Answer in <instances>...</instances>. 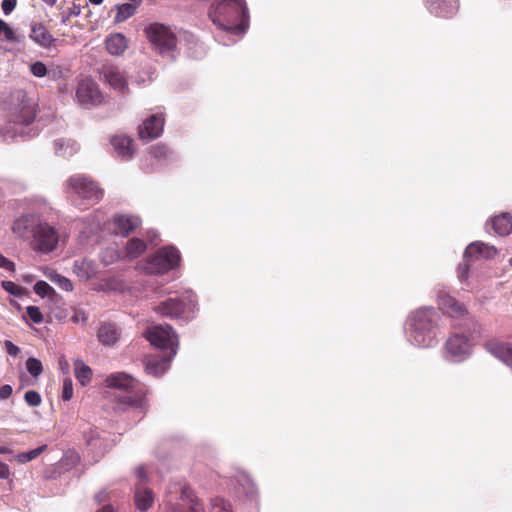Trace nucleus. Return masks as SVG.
I'll return each instance as SVG.
<instances>
[{
    "instance_id": "nucleus-1",
    "label": "nucleus",
    "mask_w": 512,
    "mask_h": 512,
    "mask_svg": "<svg viewBox=\"0 0 512 512\" xmlns=\"http://www.w3.org/2000/svg\"><path fill=\"white\" fill-rule=\"evenodd\" d=\"M210 20L224 35L217 39L225 46L237 41L249 25V15L245 0H219L211 4L208 12Z\"/></svg>"
},
{
    "instance_id": "nucleus-2",
    "label": "nucleus",
    "mask_w": 512,
    "mask_h": 512,
    "mask_svg": "<svg viewBox=\"0 0 512 512\" xmlns=\"http://www.w3.org/2000/svg\"><path fill=\"white\" fill-rule=\"evenodd\" d=\"M11 229L16 237L30 240L31 249L40 255H48L55 251L61 238V232L57 226L35 213L16 218Z\"/></svg>"
},
{
    "instance_id": "nucleus-3",
    "label": "nucleus",
    "mask_w": 512,
    "mask_h": 512,
    "mask_svg": "<svg viewBox=\"0 0 512 512\" xmlns=\"http://www.w3.org/2000/svg\"><path fill=\"white\" fill-rule=\"evenodd\" d=\"M15 101L9 109L8 120L0 128V138L4 142L24 140L38 134L34 127L37 104L19 90L13 94Z\"/></svg>"
},
{
    "instance_id": "nucleus-4",
    "label": "nucleus",
    "mask_w": 512,
    "mask_h": 512,
    "mask_svg": "<svg viewBox=\"0 0 512 512\" xmlns=\"http://www.w3.org/2000/svg\"><path fill=\"white\" fill-rule=\"evenodd\" d=\"M440 316L433 307L411 311L404 324V335L416 348H431L438 343Z\"/></svg>"
},
{
    "instance_id": "nucleus-5",
    "label": "nucleus",
    "mask_w": 512,
    "mask_h": 512,
    "mask_svg": "<svg viewBox=\"0 0 512 512\" xmlns=\"http://www.w3.org/2000/svg\"><path fill=\"white\" fill-rule=\"evenodd\" d=\"M154 310L161 316L190 320L197 311L196 296L193 292L186 291L180 296L170 297L162 301Z\"/></svg>"
},
{
    "instance_id": "nucleus-6",
    "label": "nucleus",
    "mask_w": 512,
    "mask_h": 512,
    "mask_svg": "<svg viewBox=\"0 0 512 512\" xmlns=\"http://www.w3.org/2000/svg\"><path fill=\"white\" fill-rule=\"evenodd\" d=\"M144 33L156 52L163 56L174 57L177 36L170 26L154 22L145 28Z\"/></svg>"
},
{
    "instance_id": "nucleus-7",
    "label": "nucleus",
    "mask_w": 512,
    "mask_h": 512,
    "mask_svg": "<svg viewBox=\"0 0 512 512\" xmlns=\"http://www.w3.org/2000/svg\"><path fill=\"white\" fill-rule=\"evenodd\" d=\"M64 188L69 197L90 203L98 202L103 196V190L91 178L83 174L69 177Z\"/></svg>"
},
{
    "instance_id": "nucleus-8",
    "label": "nucleus",
    "mask_w": 512,
    "mask_h": 512,
    "mask_svg": "<svg viewBox=\"0 0 512 512\" xmlns=\"http://www.w3.org/2000/svg\"><path fill=\"white\" fill-rule=\"evenodd\" d=\"M145 335L153 346L166 351L165 355H168L169 359H173L176 356L179 341L172 326L168 324L154 325L146 330Z\"/></svg>"
},
{
    "instance_id": "nucleus-9",
    "label": "nucleus",
    "mask_w": 512,
    "mask_h": 512,
    "mask_svg": "<svg viewBox=\"0 0 512 512\" xmlns=\"http://www.w3.org/2000/svg\"><path fill=\"white\" fill-rule=\"evenodd\" d=\"M181 257L174 246L159 249L144 264L142 269L150 274H164L178 267Z\"/></svg>"
},
{
    "instance_id": "nucleus-10",
    "label": "nucleus",
    "mask_w": 512,
    "mask_h": 512,
    "mask_svg": "<svg viewBox=\"0 0 512 512\" xmlns=\"http://www.w3.org/2000/svg\"><path fill=\"white\" fill-rule=\"evenodd\" d=\"M75 99L83 107L90 108L100 105L103 95L98 84L91 78H82L77 85Z\"/></svg>"
},
{
    "instance_id": "nucleus-11",
    "label": "nucleus",
    "mask_w": 512,
    "mask_h": 512,
    "mask_svg": "<svg viewBox=\"0 0 512 512\" xmlns=\"http://www.w3.org/2000/svg\"><path fill=\"white\" fill-rule=\"evenodd\" d=\"M444 357L451 362H462L472 352V344L467 336L455 333L445 343Z\"/></svg>"
},
{
    "instance_id": "nucleus-12",
    "label": "nucleus",
    "mask_w": 512,
    "mask_h": 512,
    "mask_svg": "<svg viewBox=\"0 0 512 512\" xmlns=\"http://www.w3.org/2000/svg\"><path fill=\"white\" fill-rule=\"evenodd\" d=\"M84 438L89 451L96 457H101L113 446L110 433L98 428H90L84 432Z\"/></svg>"
},
{
    "instance_id": "nucleus-13",
    "label": "nucleus",
    "mask_w": 512,
    "mask_h": 512,
    "mask_svg": "<svg viewBox=\"0 0 512 512\" xmlns=\"http://www.w3.org/2000/svg\"><path fill=\"white\" fill-rule=\"evenodd\" d=\"M164 121L162 112L149 115L138 128L139 137L147 141L159 137L163 132Z\"/></svg>"
},
{
    "instance_id": "nucleus-14",
    "label": "nucleus",
    "mask_w": 512,
    "mask_h": 512,
    "mask_svg": "<svg viewBox=\"0 0 512 512\" xmlns=\"http://www.w3.org/2000/svg\"><path fill=\"white\" fill-rule=\"evenodd\" d=\"M167 493L175 494L176 498L186 501L189 504L190 512H204V506L193 496L191 489L185 483L171 484Z\"/></svg>"
},
{
    "instance_id": "nucleus-15",
    "label": "nucleus",
    "mask_w": 512,
    "mask_h": 512,
    "mask_svg": "<svg viewBox=\"0 0 512 512\" xmlns=\"http://www.w3.org/2000/svg\"><path fill=\"white\" fill-rule=\"evenodd\" d=\"M428 11L438 17L450 18L454 16L458 9V0H426Z\"/></svg>"
},
{
    "instance_id": "nucleus-16",
    "label": "nucleus",
    "mask_w": 512,
    "mask_h": 512,
    "mask_svg": "<svg viewBox=\"0 0 512 512\" xmlns=\"http://www.w3.org/2000/svg\"><path fill=\"white\" fill-rule=\"evenodd\" d=\"M488 353L512 369V344L490 339L485 343Z\"/></svg>"
},
{
    "instance_id": "nucleus-17",
    "label": "nucleus",
    "mask_w": 512,
    "mask_h": 512,
    "mask_svg": "<svg viewBox=\"0 0 512 512\" xmlns=\"http://www.w3.org/2000/svg\"><path fill=\"white\" fill-rule=\"evenodd\" d=\"M236 481L239 486L238 494L243 495L248 502L257 503L259 491L252 478L242 471L236 475Z\"/></svg>"
},
{
    "instance_id": "nucleus-18",
    "label": "nucleus",
    "mask_w": 512,
    "mask_h": 512,
    "mask_svg": "<svg viewBox=\"0 0 512 512\" xmlns=\"http://www.w3.org/2000/svg\"><path fill=\"white\" fill-rule=\"evenodd\" d=\"M141 224L138 216L119 214L113 218V231L117 235L126 236Z\"/></svg>"
},
{
    "instance_id": "nucleus-19",
    "label": "nucleus",
    "mask_w": 512,
    "mask_h": 512,
    "mask_svg": "<svg viewBox=\"0 0 512 512\" xmlns=\"http://www.w3.org/2000/svg\"><path fill=\"white\" fill-rule=\"evenodd\" d=\"M497 249L481 241L469 244L464 252V258L468 259H489L496 255Z\"/></svg>"
},
{
    "instance_id": "nucleus-20",
    "label": "nucleus",
    "mask_w": 512,
    "mask_h": 512,
    "mask_svg": "<svg viewBox=\"0 0 512 512\" xmlns=\"http://www.w3.org/2000/svg\"><path fill=\"white\" fill-rule=\"evenodd\" d=\"M171 361L172 359H169L168 355L163 357L147 356L144 360L145 371L154 377L161 376L168 370Z\"/></svg>"
},
{
    "instance_id": "nucleus-21",
    "label": "nucleus",
    "mask_w": 512,
    "mask_h": 512,
    "mask_svg": "<svg viewBox=\"0 0 512 512\" xmlns=\"http://www.w3.org/2000/svg\"><path fill=\"white\" fill-rule=\"evenodd\" d=\"M155 495L152 489L135 484L134 487V502L138 510L144 512L150 509L154 503Z\"/></svg>"
},
{
    "instance_id": "nucleus-22",
    "label": "nucleus",
    "mask_w": 512,
    "mask_h": 512,
    "mask_svg": "<svg viewBox=\"0 0 512 512\" xmlns=\"http://www.w3.org/2000/svg\"><path fill=\"white\" fill-rule=\"evenodd\" d=\"M106 83L113 89L119 92H126L128 90V83L117 67H106L103 71Z\"/></svg>"
},
{
    "instance_id": "nucleus-23",
    "label": "nucleus",
    "mask_w": 512,
    "mask_h": 512,
    "mask_svg": "<svg viewBox=\"0 0 512 512\" xmlns=\"http://www.w3.org/2000/svg\"><path fill=\"white\" fill-rule=\"evenodd\" d=\"M110 143L117 156L123 160H129L134 154L132 140L124 135H115L111 138Z\"/></svg>"
},
{
    "instance_id": "nucleus-24",
    "label": "nucleus",
    "mask_w": 512,
    "mask_h": 512,
    "mask_svg": "<svg viewBox=\"0 0 512 512\" xmlns=\"http://www.w3.org/2000/svg\"><path fill=\"white\" fill-rule=\"evenodd\" d=\"M29 36L36 44L45 49H50L56 42V39L40 23L32 26Z\"/></svg>"
},
{
    "instance_id": "nucleus-25",
    "label": "nucleus",
    "mask_w": 512,
    "mask_h": 512,
    "mask_svg": "<svg viewBox=\"0 0 512 512\" xmlns=\"http://www.w3.org/2000/svg\"><path fill=\"white\" fill-rule=\"evenodd\" d=\"M106 384L110 388L128 390L135 386V379L124 372L114 373L106 378Z\"/></svg>"
},
{
    "instance_id": "nucleus-26",
    "label": "nucleus",
    "mask_w": 512,
    "mask_h": 512,
    "mask_svg": "<svg viewBox=\"0 0 512 512\" xmlns=\"http://www.w3.org/2000/svg\"><path fill=\"white\" fill-rule=\"evenodd\" d=\"M147 408L146 401L143 398H132L130 396H125L120 398L115 406V409L118 411H128L135 410L138 414L143 415Z\"/></svg>"
},
{
    "instance_id": "nucleus-27",
    "label": "nucleus",
    "mask_w": 512,
    "mask_h": 512,
    "mask_svg": "<svg viewBox=\"0 0 512 512\" xmlns=\"http://www.w3.org/2000/svg\"><path fill=\"white\" fill-rule=\"evenodd\" d=\"M74 273L82 280H88L97 273V265L86 258L76 260L73 265Z\"/></svg>"
},
{
    "instance_id": "nucleus-28",
    "label": "nucleus",
    "mask_w": 512,
    "mask_h": 512,
    "mask_svg": "<svg viewBox=\"0 0 512 512\" xmlns=\"http://www.w3.org/2000/svg\"><path fill=\"white\" fill-rule=\"evenodd\" d=\"M147 249V244L140 238H132L128 240L124 250L122 251V259L134 260L141 256Z\"/></svg>"
},
{
    "instance_id": "nucleus-29",
    "label": "nucleus",
    "mask_w": 512,
    "mask_h": 512,
    "mask_svg": "<svg viewBox=\"0 0 512 512\" xmlns=\"http://www.w3.org/2000/svg\"><path fill=\"white\" fill-rule=\"evenodd\" d=\"M106 49L111 55L119 56L123 54L127 48V39L121 33L110 35L106 39Z\"/></svg>"
},
{
    "instance_id": "nucleus-30",
    "label": "nucleus",
    "mask_w": 512,
    "mask_h": 512,
    "mask_svg": "<svg viewBox=\"0 0 512 512\" xmlns=\"http://www.w3.org/2000/svg\"><path fill=\"white\" fill-rule=\"evenodd\" d=\"M494 232L499 236H506L512 231V216L509 213H502L492 219Z\"/></svg>"
},
{
    "instance_id": "nucleus-31",
    "label": "nucleus",
    "mask_w": 512,
    "mask_h": 512,
    "mask_svg": "<svg viewBox=\"0 0 512 512\" xmlns=\"http://www.w3.org/2000/svg\"><path fill=\"white\" fill-rule=\"evenodd\" d=\"M98 339L105 346H113L119 339V332L115 325L104 324L99 328Z\"/></svg>"
},
{
    "instance_id": "nucleus-32",
    "label": "nucleus",
    "mask_w": 512,
    "mask_h": 512,
    "mask_svg": "<svg viewBox=\"0 0 512 512\" xmlns=\"http://www.w3.org/2000/svg\"><path fill=\"white\" fill-rule=\"evenodd\" d=\"M85 229L88 233H95L106 224V215L101 210H96L84 218Z\"/></svg>"
},
{
    "instance_id": "nucleus-33",
    "label": "nucleus",
    "mask_w": 512,
    "mask_h": 512,
    "mask_svg": "<svg viewBox=\"0 0 512 512\" xmlns=\"http://www.w3.org/2000/svg\"><path fill=\"white\" fill-rule=\"evenodd\" d=\"M54 149L57 155L69 157L78 151V145L74 140L59 138L54 141Z\"/></svg>"
},
{
    "instance_id": "nucleus-34",
    "label": "nucleus",
    "mask_w": 512,
    "mask_h": 512,
    "mask_svg": "<svg viewBox=\"0 0 512 512\" xmlns=\"http://www.w3.org/2000/svg\"><path fill=\"white\" fill-rule=\"evenodd\" d=\"M74 373L76 379L82 386H85L92 377L91 368L80 359H77L74 362Z\"/></svg>"
},
{
    "instance_id": "nucleus-35",
    "label": "nucleus",
    "mask_w": 512,
    "mask_h": 512,
    "mask_svg": "<svg viewBox=\"0 0 512 512\" xmlns=\"http://www.w3.org/2000/svg\"><path fill=\"white\" fill-rule=\"evenodd\" d=\"M115 9H116V15L114 18V22L117 24L126 21L127 19L132 17L137 11L136 4H128V3L117 4L115 6Z\"/></svg>"
},
{
    "instance_id": "nucleus-36",
    "label": "nucleus",
    "mask_w": 512,
    "mask_h": 512,
    "mask_svg": "<svg viewBox=\"0 0 512 512\" xmlns=\"http://www.w3.org/2000/svg\"><path fill=\"white\" fill-rule=\"evenodd\" d=\"M120 259H122V252L113 247L106 248L100 253V260L105 266L111 265Z\"/></svg>"
},
{
    "instance_id": "nucleus-37",
    "label": "nucleus",
    "mask_w": 512,
    "mask_h": 512,
    "mask_svg": "<svg viewBox=\"0 0 512 512\" xmlns=\"http://www.w3.org/2000/svg\"><path fill=\"white\" fill-rule=\"evenodd\" d=\"M47 449V445H42L37 447L36 449L27 451V452H21L15 456V460L19 463H27L35 458H37L42 452H44Z\"/></svg>"
},
{
    "instance_id": "nucleus-38",
    "label": "nucleus",
    "mask_w": 512,
    "mask_h": 512,
    "mask_svg": "<svg viewBox=\"0 0 512 512\" xmlns=\"http://www.w3.org/2000/svg\"><path fill=\"white\" fill-rule=\"evenodd\" d=\"M210 512H233V509L230 502L217 496L211 499Z\"/></svg>"
},
{
    "instance_id": "nucleus-39",
    "label": "nucleus",
    "mask_w": 512,
    "mask_h": 512,
    "mask_svg": "<svg viewBox=\"0 0 512 512\" xmlns=\"http://www.w3.org/2000/svg\"><path fill=\"white\" fill-rule=\"evenodd\" d=\"M26 369L28 373L36 379L43 372V366L41 361L35 357H30L26 360Z\"/></svg>"
},
{
    "instance_id": "nucleus-40",
    "label": "nucleus",
    "mask_w": 512,
    "mask_h": 512,
    "mask_svg": "<svg viewBox=\"0 0 512 512\" xmlns=\"http://www.w3.org/2000/svg\"><path fill=\"white\" fill-rule=\"evenodd\" d=\"M456 302H457V300L446 292H441L438 295V305H439L440 309L448 315H449L450 308L453 305H455Z\"/></svg>"
},
{
    "instance_id": "nucleus-41",
    "label": "nucleus",
    "mask_w": 512,
    "mask_h": 512,
    "mask_svg": "<svg viewBox=\"0 0 512 512\" xmlns=\"http://www.w3.org/2000/svg\"><path fill=\"white\" fill-rule=\"evenodd\" d=\"M49 278L53 283L57 284L64 291H72L73 290V284L68 278H66L56 272L51 273L49 275Z\"/></svg>"
},
{
    "instance_id": "nucleus-42",
    "label": "nucleus",
    "mask_w": 512,
    "mask_h": 512,
    "mask_svg": "<svg viewBox=\"0 0 512 512\" xmlns=\"http://www.w3.org/2000/svg\"><path fill=\"white\" fill-rule=\"evenodd\" d=\"M0 36H4V39L8 42L17 41L13 29L2 19H0Z\"/></svg>"
},
{
    "instance_id": "nucleus-43",
    "label": "nucleus",
    "mask_w": 512,
    "mask_h": 512,
    "mask_svg": "<svg viewBox=\"0 0 512 512\" xmlns=\"http://www.w3.org/2000/svg\"><path fill=\"white\" fill-rule=\"evenodd\" d=\"M151 155L157 160L167 159L170 155V150L165 145H155L150 149Z\"/></svg>"
},
{
    "instance_id": "nucleus-44",
    "label": "nucleus",
    "mask_w": 512,
    "mask_h": 512,
    "mask_svg": "<svg viewBox=\"0 0 512 512\" xmlns=\"http://www.w3.org/2000/svg\"><path fill=\"white\" fill-rule=\"evenodd\" d=\"M34 292L40 297H46L54 292L53 288L45 281H37L34 285Z\"/></svg>"
},
{
    "instance_id": "nucleus-45",
    "label": "nucleus",
    "mask_w": 512,
    "mask_h": 512,
    "mask_svg": "<svg viewBox=\"0 0 512 512\" xmlns=\"http://www.w3.org/2000/svg\"><path fill=\"white\" fill-rule=\"evenodd\" d=\"M25 402L32 407H37L41 404V395L34 390H29L24 395Z\"/></svg>"
},
{
    "instance_id": "nucleus-46",
    "label": "nucleus",
    "mask_w": 512,
    "mask_h": 512,
    "mask_svg": "<svg viewBox=\"0 0 512 512\" xmlns=\"http://www.w3.org/2000/svg\"><path fill=\"white\" fill-rule=\"evenodd\" d=\"M30 72L33 76L41 78L44 77L47 73L46 65L41 61H36L30 65Z\"/></svg>"
},
{
    "instance_id": "nucleus-47",
    "label": "nucleus",
    "mask_w": 512,
    "mask_h": 512,
    "mask_svg": "<svg viewBox=\"0 0 512 512\" xmlns=\"http://www.w3.org/2000/svg\"><path fill=\"white\" fill-rule=\"evenodd\" d=\"M27 315L30 318V320L35 323L39 324L43 321V316L40 311V309L36 306H28L27 309Z\"/></svg>"
},
{
    "instance_id": "nucleus-48",
    "label": "nucleus",
    "mask_w": 512,
    "mask_h": 512,
    "mask_svg": "<svg viewBox=\"0 0 512 512\" xmlns=\"http://www.w3.org/2000/svg\"><path fill=\"white\" fill-rule=\"evenodd\" d=\"M135 476L137 479L135 484H140L141 486H145V484L149 480L148 473L146 471L145 466H143V465H140L135 468Z\"/></svg>"
},
{
    "instance_id": "nucleus-49",
    "label": "nucleus",
    "mask_w": 512,
    "mask_h": 512,
    "mask_svg": "<svg viewBox=\"0 0 512 512\" xmlns=\"http://www.w3.org/2000/svg\"><path fill=\"white\" fill-rule=\"evenodd\" d=\"M72 397H73V383L70 378H66L63 381L62 398L65 401H69Z\"/></svg>"
},
{
    "instance_id": "nucleus-50",
    "label": "nucleus",
    "mask_w": 512,
    "mask_h": 512,
    "mask_svg": "<svg viewBox=\"0 0 512 512\" xmlns=\"http://www.w3.org/2000/svg\"><path fill=\"white\" fill-rule=\"evenodd\" d=\"M1 285L3 289L11 295L19 296L22 294V288L12 281H2Z\"/></svg>"
},
{
    "instance_id": "nucleus-51",
    "label": "nucleus",
    "mask_w": 512,
    "mask_h": 512,
    "mask_svg": "<svg viewBox=\"0 0 512 512\" xmlns=\"http://www.w3.org/2000/svg\"><path fill=\"white\" fill-rule=\"evenodd\" d=\"M466 308L458 301L449 310V316L452 318H460L466 314Z\"/></svg>"
},
{
    "instance_id": "nucleus-52",
    "label": "nucleus",
    "mask_w": 512,
    "mask_h": 512,
    "mask_svg": "<svg viewBox=\"0 0 512 512\" xmlns=\"http://www.w3.org/2000/svg\"><path fill=\"white\" fill-rule=\"evenodd\" d=\"M169 497H170L169 501L165 504L166 512H185L183 507L180 504H178V503L173 504L172 503V500L174 498H176L175 494H169Z\"/></svg>"
},
{
    "instance_id": "nucleus-53",
    "label": "nucleus",
    "mask_w": 512,
    "mask_h": 512,
    "mask_svg": "<svg viewBox=\"0 0 512 512\" xmlns=\"http://www.w3.org/2000/svg\"><path fill=\"white\" fill-rule=\"evenodd\" d=\"M0 268L14 272L15 264L14 262L10 261L8 258H6L4 255L0 253Z\"/></svg>"
},
{
    "instance_id": "nucleus-54",
    "label": "nucleus",
    "mask_w": 512,
    "mask_h": 512,
    "mask_svg": "<svg viewBox=\"0 0 512 512\" xmlns=\"http://www.w3.org/2000/svg\"><path fill=\"white\" fill-rule=\"evenodd\" d=\"M16 0H3L1 7L5 15L10 14L16 7Z\"/></svg>"
},
{
    "instance_id": "nucleus-55",
    "label": "nucleus",
    "mask_w": 512,
    "mask_h": 512,
    "mask_svg": "<svg viewBox=\"0 0 512 512\" xmlns=\"http://www.w3.org/2000/svg\"><path fill=\"white\" fill-rule=\"evenodd\" d=\"M71 320L74 323H84L87 320L86 313L81 310L75 311L73 316L71 317Z\"/></svg>"
},
{
    "instance_id": "nucleus-56",
    "label": "nucleus",
    "mask_w": 512,
    "mask_h": 512,
    "mask_svg": "<svg viewBox=\"0 0 512 512\" xmlns=\"http://www.w3.org/2000/svg\"><path fill=\"white\" fill-rule=\"evenodd\" d=\"M5 347H6V350H7V353L12 355V356H17L18 353L20 352V349L18 346H16L15 344H13L11 341L9 340H6L5 341Z\"/></svg>"
},
{
    "instance_id": "nucleus-57",
    "label": "nucleus",
    "mask_w": 512,
    "mask_h": 512,
    "mask_svg": "<svg viewBox=\"0 0 512 512\" xmlns=\"http://www.w3.org/2000/svg\"><path fill=\"white\" fill-rule=\"evenodd\" d=\"M10 475L11 471L9 466L6 463L0 461V479L6 480L10 477Z\"/></svg>"
},
{
    "instance_id": "nucleus-58",
    "label": "nucleus",
    "mask_w": 512,
    "mask_h": 512,
    "mask_svg": "<svg viewBox=\"0 0 512 512\" xmlns=\"http://www.w3.org/2000/svg\"><path fill=\"white\" fill-rule=\"evenodd\" d=\"M13 389L10 385H3L0 388V400H5L12 395Z\"/></svg>"
},
{
    "instance_id": "nucleus-59",
    "label": "nucleus",
    "mask_w": 512,
    "mask_h": 512,
    "mask_svg": "<svg viewBox=\"0 0 512 512\" xmlns=\"http://www.w3.org/2000/svg\"><path fill=\"white\" fill-rule=\"evenodd\" d=\"M147 237L151 245L155 246L158 244L157 239L159 238V235L156 231H148Z\"/></svg>"
},
{
    "instance_id": "nucleus-60",
    "label": "nucleus",
    "mask_w": 512,
    "mask_h": 512,
    "mask_svg": "<svg viewBox=\"0 0 512 512\" xmlns=\"http://www.w3.org/2000/svg\"><path fill=\"white\" fill-rule=\"evenodd\" d=\"M107 495H108L107 492L105 490H103V491L98 492L95 495V498L98 502H102L107 498Z\"/></svg>"
},
{
    "instance_id": "nucleus-61",
    "label": "nucleus",
    "mask_w": 512,
    "mask_h": 512,
    "mask_svg": "<svg viewBox=\"0 0 512 512\" xmlns=\"http://www.w3.org/2000/svg\"><path fill=\"white\" fill-rule=\"evenodd\" d=\"M80 13H81L80 6L74 5L72 10L70 11V13L68 15L69 16H78Z\"/></svg>"
},
{
    "instance_id": "nucleus-62",
    "label": "nucleus",
    "mask_w": 512,
    "mask_h": 512,
    "mask_svg": "<svg viewBox=\"0 0 512 512\" xmlns=\"http://www.w3.org/2000/svg\"><path fill=\"white\" fill-rule=\"evenodd\" d=\"M97 512H116L114 508L111 505H105L103 506L99 511Z\"/></svg>"
},
{
    "instance_id": "nucleus-63",
    "label": "nucleus",
    "mask_w": 512,
    "mask_h": 512,
    "mask_svg": "<svg viewBox=\"0 0 512 512\" xmlns=\"http://www.w3.org/2000/svg\"><path fill=\"white\" fill-rule=\"evenodd\" d=\"M13 450L7 446H0V454H11Z\"/></svg>"
},
{
    "instance_id": "nucleus-64",
    "label": "nucleus",
    "mask_w": 512,
    "mask_h": 512,
    "mask_svg": "<svg viewBox=\"0 0 512 512\" xmlns=\"http://www.w3.org/2000/svg\"><path fill=\"white\" fill-rule=\"evenodd\" d=\"M459 269H460V277L463 278L464 277V273L468 270V265L467 264H460L459 265Z\"/></svg>"
}]
</instances>
